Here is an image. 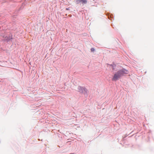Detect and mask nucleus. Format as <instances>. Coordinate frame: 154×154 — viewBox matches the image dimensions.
I'll use <instances>...</instances> for the list:
<instances>
[{
    "mask_svg": "<svg viewBox=\"0 0 154 154\" xmlns=\"http://www.w3.org/2000/svg\"><path fill=\"white\" fill-rule=\"evenodd\" d=\"M95 50L94 49V48H92L91 49V51L92 52H93Z\"/></svg>",
    "mask_w": 154,
    "mask_h": 154,
    "instance_id": "7ed1b4c3",
    "label": "nucleus"
},
{
    "mask_svg": "<svg viewBox=\"0 0 154 154\" xmlns=\"http://www.w3.org/2000/svg\"><path fill=\"white\" fill-rule=\"evenodd\" d=\"M79 89L80 88V89H81L82 90L83 89V90H84L85 91V88H81V87H79Z\"/></svg>",
    "mask_w": 154,
    "mask_h": 154,
    "instance_id": "20e7f679",
    "label": "nucleus"
},
{
    "mask_svg": "<svg viewBox=\"0 0 154 154\" xmlns=\"http://www.w3.org/2000/svg\"><path fill=\"white\" fill-rule=\"evenodd\" d=\"M128 72L127 70L124 69L119 70L114 74L112 80L113 81H116L124 75L127 74Z\"/></svg>",
    "mask_w": 154,
    "mask_h": 154,
    "instance_id": "f257e3e1",
    "label": "nucleus"
},
{
    "mask_svg": "<svg viewBox=\"0 0 154 154\" xmlns=\"http://www.w3.org/2000/svg\"><path fill=\"white\" fill-rule=\"evenodd\" d=\"M66 9L67 10H68V8H66Z\"/></svg>",
    "mask_w": 154,
    "mask_h": 154,
    "instance_id": "39448f33",
    "label": "nucleus"
},
{
    "mask_svg": "<svg viewBox=\"0 0 154 154\" xmlns=\"http://www.w3.org/2000/svg\"><path fill=\"white\" fill-rule=\"evenodd\" d=\"M87 0H76V2L77 4H79L80 3H82V4H86L87 3Z\"/></svg>",
    "mask_w": 154,
    "mask_h": 154,
    "instance_id": "f03ea898",
    "label": "nucleus"
},
{
    "mask_svg": "<svg viewBox=\"0 0 154 154\" xmlns=\"http://www.w3.org/2000/svg\"><path fill=\"white\" fill-rule=\"evenodd\" d=\"M80 92H82H82H82V91H80Z\"/></svg>",
    "mask_w": 154,
    "mask_h": 154,
    "instance_id": "423d86ee",
    "label": "nucleus"
}]
</instances>
